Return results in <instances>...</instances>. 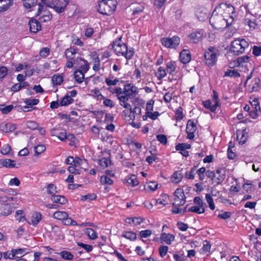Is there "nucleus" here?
<instances>
[{"label":"nucleus","mask_w":261,"mask_h":261,"mask_svg":"<svg viewBox=\"0 0 261 261\" xmlns=\"http://www.w3.org/2000/svg\"><path fill=\"white\" fill-rule=\"evenodd\" d=\"M13 108V105H9L2 108L0 107V111L2 112L3 114H7L9 113L10 112H11Z\"/></svg>","instance_id":"e2e57ef3"},{"label":"nucleus","mask_w":261,"mask_h":261,"mask_svg":"<svg viewBox=\"0 0 261 261\" xmlns=\"http://www.w3.org/2000/svg\"><path fill=\"white\" fill-rule=\"evenodd\" d=\"M246 49L250 50L248 42L244 39L238 38L231 42L229 50L234 55L238 56L244 53Z\"/></svg>","instance_id":"7ed1b4c3"},{"label":"nucleus","mask_w":261,"mask_h":261,"mask_svg":"<svg viewBox=\"0 0 261 261\" xmlns=\"http://www.w3.org/2000/svg\"><path fill=\"white\" fill-rule=\"evenodd\" d=\"M202 34L199 32L192 33L190 35V38L192 39L194 43L198 42L202 38Z\"/></svg>","instance_id":"2f4dec72"},{"label":"nucleus","mask_w":261,"mask_h":261,"mask_svg":"<svg viewBox=\"0 0 261 261\" xmlns=\"http://www.w3.org/2000/svg\"><path fill=\"white\" fill-rule=\"evenodd\" d=\"M210 22L213 28L217 30L226 28L231 24V21L229 22L227 18L214 11L210 18Z\"/></svg>","instance_id":"f03ea898"},{"label":"nucleus","mask_w":261,"mask_h":261,"mask_svg":"<svg viewBox=\"0 0 261 261\" xmlns=\"http://www.w3.org/2000/svg\"><path fill=\"white\" fill-rule=\"evenodd\" d=\"M160 255L161 257H164L166 254L168 250V247L166 246H161L159 249Z\"/></svg>","instance_id":"6e6d98bb"},{"label":"nucleus","mask_w":261,"mask_h":261,"mask_svg":"<svg viewBox=\"0 0 261 261\" xmlns=\"http://www.w3.org/2000/svg\"><path fill=\"white\" fill-rule=\"evenodd\" d=\"M85 232L91 240H95L97 238L96 232L92 228H86Z\"/></svg>","instance_id":"7c9ffc66"},{"label":"nucleus","mask_w":261,"mask_h":261,"mask_svg":"<svg viewBox=\"0 0 261 261\" xmlns=\"http://www.w3.org/2000/svg\"><path fill=\"white\" fill-rule=\"evenodd\" d=\"M219 50L214 47H210L204 54L205 64L209 67L213 66L217 61Z\"/></svg>","instance_id":"0eeeda50"},{"label":"nucleus","mask_w":261,"mask_h":261,"mask_svg":"<svg viewBox=\"0 0 261 261\" xmlns=\"http://www.w3.org/2000/svg\"><path fill=\"white\" fill-rule=\"evenodd\" d=\"M196 173L198 175L199 178L201 180L204 179V173H205V168L201 167L196 171Z\"/></svg>","instance_id":"09e8293b"},{"label":"nucleus","mask_w":261,"mask_h":261,"mask_svg":"<svg viewBox=\"0 0 261 261\" xmlns=\"http://www.w3.org/2000/svg\"><path fill=\"white\" fill-rule=\"evenodd\" d=\"M51 200L55 203L64 204L67 202V200L64 196L53 195L51 198Z\"/></svg>","instance_id":"412c9836"},{"label":"nucleus","mask_w":261,"mask_h":261,"mask_svg":"<svg viewBox=\"0 0 261 261\" xmlns=\"http://www.w3.org/2000/svg\"><path fill=\"white\" fill-rule=\"evenodd\" d=\"M215 174L217 176H215L213 182L216 183V185H218L225 179V170L224 169H217Z\"/></svg>","instance_id":"9d476101"},{"label":"nucleus","mask_w":261,"mask_h":261,"mask_svg":"<svg viewBox=\"0 0 261 261\" xmlns=\"http://www.w3.org/2000/svg\"><path fill=\"white\" fill-rule=\"evenodd\" d=\"M11 149V146L8 144H6L3 146L1 152L4 155H7L9 153Z\"/></svg>","instance_id":"680f3d73"},{"label":"nucleus","mask_w":261,"mask_h":261,"mask_svg":"<svg viewBox=\"0 0 261 261\" xmlns=\"http://www.w3.org/2000/svg\"><path fill=\"white\" fill-rule=\"evenodd\" d=\"M172 178H173V181L175 183L179 182L182 179L181 174L178 172L176 171L174 172L172 175Z\"/></svg>","instance_id":"5fc2aeb1"},{"label":"nucleus","mask_w":261,"mask_h":261,"mask_svg":"<svg viewBox=\"0 0 261 261\" xmlns=\"http://www.w3.org/2000/svg\"><path fill=\"white\" fill-rule=\"evenodd\" d=\"M188 211L195 212L197 214H202L205 212V208L204 207H201L198 205H196L191 207L190 208H189Z\"/></svg>","instance_id":"473e14b6"},{"label":"nucleus","mask_w":261,"mask_h":261,"mask_svg":"<svg viewBox=\"0 0 261 261\" xmlns=\"http://www.w3.org/2000/svg\"><path fill=\"white\" fill-rule=\"evenodd\" d=\"M68 214L67 213L61 211H57L53 215L54 218L58 220H62V221L64 219L66 218Z\"/></svg>","instance_id":"bb28decb"},{"label":"nucleus","mask_w":261,"mask_h":261,"mask_svg":"<svg viewBox=\"0 0 261 261\" xmlns=\"http://www.w3.org/2000/svg\"><path fill=\"white\" fill-rule=\"evenodd\" d=\"M76 48H68L65 50V56L67 60H73V55L77 53Z\"/></svg>","instance_id":"393cba45"},{"label":"nucleus","mask_w":261,"mask_h":261,"mask_svg":"<svg viewBox=\"0 0 261 261\" xmlns=\"http://www.w3.org/2000/svg\"><path fill=\"white\" fill-rule=\"evenodd\" d=\"M73 102V99L66 95L60 101V106H66L72 103Z\"/></svg>","instance_id":"c756f323"},{"label":"nucleus","mask_w":261,"mask_h":261,"mask_svg":"<svg viewBox=\"0 0 261 261\" xmlns=\"http://www.w3.org/2000/svg\"><path fill=\"white\" fill-rule=\"evenodd\" d=\"M157 140L162 144L165 145L167 142V139L165 135L160 134L156 136Z\"/></svg>","instance_id":"052dcab7"},{"label":"nucleus","mask_w":261,"mask_h":261,"mask_svg":"<svg viewBox=\"0 0 261 261\" xmlns=\"http://www.w3.org/2000/svg\"><path fill=\"white\" fill-rule=\"evenodd\" d=\"M191 145L187 143H179L175 146L177 150H186L187 149L191 148Z\"/></svg>","instance_id":"a18cd8bd"},{"label":"nucleus","mask_w":261,"mask_h":261,"mask_svg":"<svg viewBox=\"0 0 261 261\" xmlns=\"http://www.w3.org/2000/svg\"><path fill=\"white\" fill-rule=\"evenodd\" d=\"M77 245L83 248L88 252H91L93 249L92 246L90 245L85 244L81 242H77Z\"/></svg>","instance_id":"3c124183"},{"label":"nucleus","mask_w":261,"mask_h":261,"mask_svg":"<svg viewBox=\"0 0 261 261\" xmlns=\"http://www.w3.org/2000/svg\"><path fill=\"white\" fill-rule=\"evenodd\" d=\"M15 161L11 159L0 160V168L5 167L12 168L15 167Z\"/></svg>","instance_id":"6ab92c4d"},{"label":"nucleus","mask_w":261,"mask_h":261,"mask_svg":"<svg viewBox=\"0 0 261 261\" xmlns=\"http://www.w3.org/2000/svg\"><path fill=\"white\" fill-rule=\"evenodd\" d=\"M125 180L126 183L132 187L137 186L139 184L137 178L135 175H132L130 177L126 178Z\"/></svg>","instance_id":"a878e982"},{"label":"nucleus","mask_w":261,"mask_h":261,"mask_svg":"<svg viewBox=\"0 0 261 261\" xmlns=\"http://www.w3.org/2000/svg\"><path fill=\"white\" fill-rule=\"evenodd\" d=\"M252 53L255 56H258L261 55V47L254 46L253 47Z\"/></svg>","instance_id":"774afa93"},{"label":"nucleus","mask_w":261,"mask_h":261,"mask_svg":"<svg viewBox=\"0 0 261 261\" xmlns=\"http://www.w3.org/2000/svg\"><path fill=\"white\" fill-rule=\"evenodd\" d=\"M74 78L75 80L79 84L82 83L84 79V74L83 70L77 69L74 72Z\"/></svg>","instance_id":"4be33fe9"},{"label":"nucleus","mask_w":261,"mask_h":261,"mask_svg":"<svg viewBox=\"0 0 261 261\" xmlns=\"http://www.w3.org/2000/svg\"><path fill=\"white\" fill-rule=\"evenodd\" d=\"M24 102L28 106H33L37 105L39 102V100L38 99H25Z\"/></svg>","instance_id":"bf43d9fd"},{"label":"nucleus","mask_w":261,"mask_h":261,"mask_svg":"<svg viewBox=\"0 0 261 261\" xmlns=\"http://www.w3.org/2000/svg\"><path fill=\"white\" fill-rule=\"evenodd\" d=\"M16 128V125L10 123H2L0 125V129L6 133L12 132Z\"/></svg>","instance_id":"dca6fc26"},{"label":"nucleus","mask_w":261,"mask_h":261,"mask_svg":"<svg viewBox=\"0 0 261 261\" xmlns=\"http://www.w3.org/2000/svg\"><path fill=\"white\" fill-rule=\"evenodd\" d=\"M26 249H12V252H13L15 258L19 257L18 255H20V257H22L23 255V254H26L28 252H25Z\"/></svg>","instance_id":"a19ab883"},{"label":"nucleus","mask_w":261,"mask_h":261,"mask_svg":"<svg viewBox=\"0 0 261 261\" xmlns=\"http://www.w3.org/2000/svg\"><path fill=\"white\" fill-rule=\"evenodd\" d=\"M122 237L130 241H134L137 238V234L132 231H125L123 233Z\"/></svg>","instance_id":"72a5a7b5"},{"label":"nucleus","mask_w":261,"mask_h":261,"mask_svg":"<svg viewBox=\"0 0 261 261\" xmlns=\"http://www.w3.org/2000/svg\"><path fill=\"white\" fill-rule=\"evenodd\" d=\"M29 84L28 82H23L22 84H16L12 86L11 90L13 92H17L23 88L28 87Z\"/></svg>","instance_id":"c85d7f7f"},{"label":"nucleus","mask_w":261,"mask_h":261,"mask_svg":"<svg viewBox=\"0 0 261 261\" xmlns=\"http://www.w3.org/2000/svg\"><path fill=\"white\" fill-rule=\"evenodd\" d=\"M39 124L35 121H29L27 122V126L31 129H36L38 128Z\"/></svg>","instance_id":"864d4df0"},{"label":"nucleus","mask_w":261,"mask_h":261,"mask_svg":"<svg viewBox=\"0 0 261 261\" xmlns=\"http://www.w3.org/2000/svg\"><path fill=\"white\" fill-rule=\"evenodd\" d=\"M14 0H0V13L8 10L13 5Z\"/></svg>","instance_id":"ddd939ff"},{"label":"nucleus","mask_w":261,"mask_h":261,"mask_svg":"<svg viewBox=\"0 0 261 261\" xmlns=\"http://www.w3.org/2000/svg\"><path fill=\"white\" fill-rule=\"evenodd\" d=\"M56 189L57 187L55 185L50 184L47 185V193L49 195H51L52 196L53 195H55V194L57 193Z\"/></svg>","instance_id":"58836bf2"},{"label":"nucleus","mask_w":261,"mask_h":261,"mask_svg":"<svg viewBox=\"0 0 261 261\" xmlns=\"http://www.w3.org/2000/svg\"><path fill=\"white\" fill-rule=\"evenodd\" d=\"M110 163V160L106 158H103L99 160V164H100V166L103 167H108Z\"/></svg>","instance_id":"0e129e2a"},{"label":"nucleus","mask_w":261,"mask_h":261,"mask_svg":"<svg viewBox=\"0 0 261 261\" xmlns=\"http://www.w3.org/2000/svg\"><path fill=\"white\" fill-rule=\"evenodd\" d=\"M30 30L32 33H36L41 29V26L37 20L31 18L29 22Z\"/></svg>","instance_id":"f8f14e48"},{"label":"nucleus","mask_w":261,"mask_h":261,"mask_svg":"<svg viewBox=\"0 0 261 261\" xmlns=\"http://www.w3.org/2000/svg\"><path fill=\"white\" fill-rule=\"evenodd\" d=\"M87 164V161L86 160H82L79 158H76L74 159V162L73 163V166L75 167H77L79 166L86 165Z\"/></svg>","instance_id":"de8ad7c7"},{"label":"nucleus","mask_w":261,"mask_h":261,"mask_svg":"<svg viewBox=\"0 0 261 261\" xmlns=\"http://www.w3.org/2000/svg\"><path fill=\"white\" fill-rule=\"evenodd\" d=\"M224 76L237 77L240 76V74L236 70L228 69L225 72Z\"/></svg>","instance_id":"f704fd0d"},{"label":"nucleus","mask_w":261,"mask_h":261,"mask_svg":"<svg viewBox=\"0 0 261 261\" xmlns=\"http://www.w3.org/2000/svg\"><path fill=\"white\" fill-rule=\"evenodd\" d=\"M166 75V70L162 67H160L157 72H156V76L159 80H161Z\"/></svg>","instance_id":"37998d69"},{"label":"nucleus","mask_w":261,"mask_h":261,"mask_svg":"<svg viewBox=\"0 0 261 261\" xmlns=\"http://www.w3.org/2000/svg\"><path fill=\"white\" fill-rule=\"evenodd\" d=\"M141 115V109L139 107L135 106L134 108H131L130 114L128 116L130 119L134 120L136 117L139 118Z\"/></svg>","instance_id":"a211bd4d"},{"label":"nucleus","mask_w":261,"mask_h":261,"mask_svg":"<svg viewBox=\"0 0 261 261\" xmlns=\"http://www.w3.org/2000/svg\"><path fill=\"white\" fill-rule=\"evenodd\" d=\"M42 215L40 213H35L32 216L31 224L34 226L36 225L41 220Z\"/></svg>","instance_id":"cd10ccee"},{"label":"nucleus","mask_w":261,"mask_h":261,"mask_svg":"<svg viewBox=\"0 0 261 261\" xmlns=\"http://www.w3.org/2000/svg\"><path fill=\"white\" fill-rule=\"evenodd\" d=\"M175 115L176 119L177 120H180L184 118L182 109L181 107H179L177 109H176Z\"/></svg>","instance_id":"13d9d810"},{"label":"nucleus","mask_w":261,"mask_h":261,"mask_svg":"<svg viewBox=\"0 0 261 261\" xmlns=\"http://www.w3.org/2000/svg\"><path fill=\"white\" fill-rule=\"evenodd\" d=\"M206 200L208 204V206L211 210H214L215 208V205L214 203L212 195L210 194H206L205 195Z\"/></svg>","instance_id":"e433bc0d"},{"label":"nucleus","mask_w":261,"mask_h":261,"mask_svg":"<svg viewBox=\"0 0 261 261\" xmlns=\"http://www.w3.org/2000/svg\"><path fill=\"white\" fill-rule=\"evenodd\" d=\"M260 80L259 79L256 78L254 80V84L252 85V90L253 91H256L259 89V83Z\"/></svg>","instance_id":"69168bd1"},{"label":"nucleus","mask_w":261,"mask_h":261,"mask_svg":"<svg viewBox=\"0 0 261 261\" xmlns=\"http://www.w3.org/2000/svg\"><path fill=\"white\" fill-rule=\"evenodd\" d=\"M16 220L18 222H24L25 221V218L23 215V211L22 210H17L15 213Z\"/></svg>","instance_id":"79ce46f5"},{"label":"nucleus","mask_w":261,"mask_h":261,"mask_svg":"<svg viewBox=\"0 0 261 261\" xmlns=\"http://www.w3.org/2000/svg\"><path fill=\"white\" fill-rule=\"evenodd\" d=\"M174 236L170 233H162L161 236V240L169 245L174 240Z\"/></svg>","instance_id":"aec40b11"},{"label":"nucleus","mask_w":261,"mask_h":261,"mask_svg":"<svg viewBox=\"0 0 261 261\" xmlns=\"http://www.w3.org/2000/svg\"><path fill=\"white\" fill-rule=\"evenodd\" d=\"M60 254L62 258L67 260H71L73 257V255L70 252L67 251H63L60 253Z\"/></svg>","instance_id":"c03bdc74"},{"label":"nucleus","mask_w":261,"mask_h":261,"mask_svg":"<svg viewBox=\"0 0 261 261\" xmlns=\"http://www.w3.org/2000/svg\"><path fill=\"white\" fill-rule=\"evenodd\" d=\"M197 127L193 121L189 120L187 122L186 127V132L188 134L187 138L189 139H193L195 137L194 133Z\"/></svg>","instance_id":"1a4fd4ad"},{"label":"nucleus","mask_w":261,"mask_h":261,"mask_svg":"<svg viewBox=\"0 0 261 261\" xmlns=\"http://www.w3.org/2000/svg\"><path fill=\"white\" fill-rule=\"evenodd\" d=\"M234 11V7L231 4H221L216 7L213 11L219 15L223 16L226 18L229 16L230 18L231 21H232V18L230 16L231 13H232Z\"/></svg>","instance_id":"423d86ee"},{"label":"nucleus","mask_w":261,"mask_h":261,"mask_svg":"<svg viewBox=\"0 0 261 261\" xmlns=\"http://www.w3.org/2000/svg\"><path fill=\"white\" fill-rule=\"evenodd\" d=\"M39 20L42 22L49 21L52 18V15L46 10H44L42 15H40Z\"/></svg>","instance_id":"5701e85b"},{"label":"nucleus","mask_w":261,"mask_h":261,"mask_svg":"<svg viewBox=\"0 0 261 261\" xmlns=\"http://www.w3.org/2000/svg\"><path fill=\"white\" fill-rule=\"evenodd\" d=\"M79 59L80 60L83 61L85 63V64L84 65L81 66V67H80L81 69H80L81 70H83V74H84V73L87 72L88 71V70H89V64L87 63V62L86 60H85L84 59H83L81 58H80Z\"/></svg>","instance_id":"4d7b16f0"},{"label":"nucleus","mask_w":261,"mask_h":261,"mask_svg":"<svg viewBox=\"0 0 261 261\" xmlns=\"http://www.w3.org/2000/svg\"><path fill=\"white\" fill-rule=\"evenodd\" d=\"M180 42V38L177 36L172 38H163L162 39V44L167 48H174L178 46Z\"/></svg>","instance_id":"6e6552de"},{"label":"nucleus","mask_w":261,"mask_h":261,"mask_svg":"<svg viewBox=\"0 0 261 261\" xmlns=\"http://www.w3.org/2000/svg\"><path fill=\"white\" fill-rule=\"evenodd\" d=\"M197 166H194L193 168H191V171L189 172H187L185 173V177L189 179H193L195 177V174L196 173V169Z\"/></svg>","instance_id":"ea45409f"},{"label":"nucleus","mask_w":261,"mask_h":261,"mask_svg":"<svg viewBox=\"0 0 261 261\" xmlns=\"http://www.w3.org/2000/svg\"><path fill=\"white\" fill-rule=\"evenodd\" d=\"M175 67L173 63L169 62L167 63V72L169 74H172L175 71Z\"/></svg>","instance_id":"603ef678"},{"label":"nucleus","mask_w":261,"mask_h":261,"mask_svg":"<svg viewBox=\"0 0 261 261\" xmlns=\"http://www.w3.org/2000/svg\"><path fill=\"white\" fill-rule=\"evenodd\" d=\"M249 57L248 56H244L238 57L236 60H234L233 63L234 66H244L249 62Z\"/></svg>","instance_id":"f3484780"},{"label":"nucleus","mask_w":261,"mask_h":261,"mask_svg":"<svg viewBox=\"0 0 261 261\" xmlns=\"http://www.w3.org/2000/svg\"><path fill=\"white\" fill-rule=\"evenodd\" d=\"M113 48L118 56H124L127 60L130 59L134 55L133 48L128 49L125 44L121 42V38L113 42Z\"/></svg>","instance_id":"f257e3e1"},{"label":"nucleus","mask_w":261,"mask_h":261,"mask_svg":"<svg viewBox=\"0 0 261 261\" xmlns=\"http://www.w3.org/2000/svg\"><path fill=\"white\" fill-rule=\"evenodd\" d=\"M204 106L207 109H209L211 111L215 112L218 107L217 102H214V104L212 105V102L210 100H206L203 102Z\"/></svg>","instance_id":"b1692460"},{"label":"nucleus","mask_w":261,"mask_h":261,"mask_svg":"<svg viewBox=\"0 0 261 261\" xmlns=\"http://www.w3.org/2000/svg\"><path fill=\"white\" fill-rule=\"evenodd\" d=\"M35 155H38L45 150V147L43 145H38L34 148Z\"/></svg>","instance_id":"8fccbe9b"},{"label":"nucleus","mask_w":261,"mask_h":261,"mask_svg":"<svg viewBox=\"0 0 261 261\" xmlns=\"http://www.w3.org/2000/svg\"><path fill=\"white\" fill-rule=\"evenodd\" d=\"M180 61L183 64L189 63L191 59V54L187 50H183L179 55Z\"/></svg>","instance_id":"4468645a"},{"label":"nucleus","mask_w":261,"mask_h":261,"mask_svg":"<svg viewBox=\"0 0 261 261\" xmlns=\"http://www.w3.org/2000/svg\"><path fill=\"white\" fill-rule=\"evenodd\" d=\"M100 182L102 184H107L111 185L113 184V180L107 175L101 176Z\"/></svg>","instance_id":"49530a36"},{"label":"nucleus","mask_w":261,"mask_h":261,"mask_svg":"<svg viewBox=\"0 0 261 261\" xmlns=\"http://www.w3.org/2000/svg\"><path fill=\"white\" fill-rule=\"evenodd\" d=\"M47 7L52 8L58 13H62L66 8L68 0H41Z\"/></svg>","instance_id":"20e7f679"},{"label":"nucleus","mask_w":261,"mask_h":261,"mask_svg":"<svg viewBox=\"0 0 261 261\" xmlns=\"http://www.w3.org/2000/svg\"><path fill=\"white\" fill-rule=\"evenodd\" d=\"M123 94L127 95L131 97L134 94H138L137 88L129 84L124 86L123 89Z\"/></svg>","instance_id":"9b49d317"},{"label":"nucleus","mask_w":261,"mask_h":261,"mask_svg":"<svg viewBox=\"0 0 261 261\" xmlns=\"http://www.w3.org/2000/svg\"><path fill=\"white\" fill-rule=\"evenodd\" d=\"M237 139L239 144H244L247 140V135L245 130L237 131Z\"/></svg>","instance_id":"2eb2a0df"},{"label":"nucleus","mask_w":261,"mask_h":261,"mask_svg":"<svg viewBox=\"0 0 261 261\" xmlns=\"http://www.w3.org/2000/svg\"><path fill=\"white\" fill-rule=\"evenodd\" d=\"M24 6L29 9L36 6L37 4V0H22Z\"/></svg>","instance_id":"c9c22d12"},{"label":"nucleus","mask_w":261,"mask_h":261,"mask_svg":"<svg viewBox=\"0 0 261 261\" xmlns=\"http://www.w3.org/2000/svg\"><path fill=\"white\" fill-rule=\"evenodd\" d=\"M116 7V1L115 0H102L99 4L98 12L104 15H110Z\"/></svg>","instance_id":"39448f33"},{"label":"nucleus","mask_w":261,"mask_h":261,"mask_svg":"<svg viewBox=\"0 0 261 261\" xmlns=\"http://www.w3.org/2000/svg\"><path fill=\"white\" fill-rule=\"evenodd\" d=\"M49 53V49L47 47H44L40 51V55L42 57H46Z\"/></svg>","instance_id":"338daca9"},{"label":"nucleus","mask_w":261,"mask_h":261,"mask_svg":"<svg viewBox=\"0 0 261 261\" xmlns=\"http://www.w3.org/2000/svg\"><path fill=\"white\" fill-rule=\"evenodd\" d=\"M52 82L54 85H61L63 81V78L60 75H54L52 77Z\"/></svg>","instance_id":"4c0bfd02"}]
</instances>
